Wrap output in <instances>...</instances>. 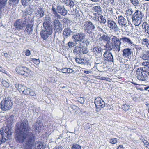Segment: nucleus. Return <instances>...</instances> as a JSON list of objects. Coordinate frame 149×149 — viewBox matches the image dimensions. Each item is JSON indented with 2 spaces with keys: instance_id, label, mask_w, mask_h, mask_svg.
<instances>
[{
  "instance_id": "nucleus-22",
  "label": "nucleus",
  "mask_w": 149,
  "mask_h": 149,
  "mask_svg": "<svg viewBox=\"0 0 149 149\" xmlns=\"http://www.w3.org/2000/svg\"><path fill=\"white\" fill-rule=\"evenodd\" d=\"M119 40L120 42L122 40L123 43L124 44H127L129 45H131V46H132V45H134L131 39L128 37H123L119 39Z\"/></svg>"
},
{
  "instance_id": "nucleus-36",
  "label": "nucleus",
  "mask_w": 149,
  "mask_h": 149,
  "mask_svg": "<svg viewBox=\"0 0 149 149\" xmlns=\"http://www.w3.org/2000/svg\"><path fill=\"white\" fill-rule=\"evenodd\" d=\"M135 48L136 50V54L137 55L140 53L141 51L142 50V48L141 47L138 45H135Z\"/></svg>"
},
{
  "instance_id": "nucleus-52",
  "label": "nucleus",
  "mask_w": 149,
  "mask_h": 149,
  "mask_svg": "<svg viewBox=\"0 0 149 149\" xmlns=\"http://www.w3.org/2000/svg\"><path fill=\"white\" fill-rule=\"evenodd\" d=\"M61 72L63 73H67V68H65L61 69Z\"/></svg>"
},
{
  "instance_id": "nucleus-5",
  "label": "nucleus",
  "mask_w": 149,
  "mask_h": 149,
  "mask_svg": "<svg viewBox=\"0 0 149 149\" xmlns=\"http://www.w3.org/2000/svg\"><path fill=\"white\" fill-rule=\"evenodd\" d=\"M43 25L45 29L41 31L40 35L41 37L45 40L52 34V30L49 22H44Z\"/></svg>"
},
{
  "instance_id": "nucleus-3",
  "label": "nucleus",
  "mask_w": 149,
  "mask_h": 149,
  "mask_svg": "<svg viewBox=\"0 0 149 149\" xmlns=\"http://www.w3.org/2000/svg\"><path fill=\"white\" fill-rule=\"evenodd\" d=\"M86 36L84 33H79L74 35L72 38L73 39L74 42L75 43L76 45L78 44L80 45V46L84 47L85 45L88 46L90 44V42L88 39H84Z\"/></svg>"
},
{
  "instance_id": "nucleus-45",
  "label": "nucleus",
  "mask_w": 149,
  "mask_h": 149,
  "mask_svg": "<svg viewBox=\"0 0 149 149\" xmlns=\"http://www.w3.org/2000/svg\"><path fill=\"white\" fill-rule=\"evenodd\" d=\"M31 0H21L22 3L24 6H26Z\"/></svg>"
},
{
  "instance_id": "nucleus-51",
  "label": "nucleus",
  "mask_w": 149,
  "mask_h": 149,
  "mask_svg": "<svg viewBox=\"0 0 149 149\" xmlns=\"http://www.w3.org/2000/svg\"><path fill=\"white\" fill-rule=\"evenodd\" d=\"M79 101L81 103L83 104L85 102L84 99L82 97H80L79 99Z\"/></svg>"
},
{
  "instance_id": "nucleus-13",
  "label": "nucleus",
  "mask_w": 149,
  "mask_h": 149,
  "mask_svg": "<svg viewBox=\"0 0 149 149\" xmlns=\"http://www.w3.org/2000/svg\"><path fill=\"white\" fill-rule=\"evenodd\" d=\"M17 73L22 75H24L26 77L30 75L31 70L23 66L17 67L16 69Z\"/></svg>"
},
{
  "instance_id": "nucleus-54",
  "label": "nucleus",
  "mask_w": 149,
  "mask_h": 149,
  "mask_svg": "<svg viewBox=\"0 0 149 149\" xmlns=\"http://www.w3.org/2000/svg\"><path fill=\"white\" fill-rule=\"evenodd\" d=\"M83 72L84 73L86 74H89V73H91V70H84L83 71Z\"/></svg>"
},
{
  "instance_id": "nucleus-44",
  "label": "nucleus",
  "mask_w": 149,
  "mask_h": 149,
  "mask_svg": "<svg viewBox=\"0 0 149 149\" xmlns=\"http://www.w3.org/2000/svg\"><path fill=\"white\" fill-rule=\"evenodd\" d=\"M31 90L30 88L26 87V88L25 89V90L24 91L23 94L25 95H29Z\"/></svg>"
},
{
  "instance_id": "nucleus-55",
  "label": "nucleus",
  "mask_w": 149,
  "mask_h": 149,
  "mask_svg": "<svg viewBox=\"0 0 149 149\" xmlns=\"http://www.w3.org/2000/svg\"><path fill=\"white\" fill-rule=\"evenodd\" d=\"M148 63H149V62H143L142 63V65L143 66H146L147 67Z\"/></svg>"
},
{
  "instance_id": "nucleus-23",
  "label": "nucleus",
  "mask_w": 149,
  "mask_h": 149,
  "mask_svg": "<svg viewBox=\"0 0 149 149\" xmlns=\"http://www.w3.org/2000/svg\"><path fill=\"white\" fill-rule=\"evenodd\" d=\"M34 126L35 130H38L39 132L43 127L42 123L39 121H38L36 123H35Z\"/></svg>"
},
{
  "instance_id": "nucleus-28",
  "label": "nucleus",
  "mask_w": 149,
  "mask_h": 149,
  "mask_svg": "<svg viewBox=\"0 0 149 149\" xmlns=\"http://www.w3.org/2000/svg\"><path fill=\"white\" fill-rule=\"evenodd\" d=\"M126 12L125 13L126 16L127 17L128 20L130 19V18H132L133 16L132 14L133 13V11L132 9H129L126 10Z\"/></svg>"
},
{
  "instance_id": "nucleus-56",
  "label": "nucleus",
  "mask_w": 149,
  "mask_h": 149,
  "mask_svg": "<svg viewBox=\"0 0 149 149\" xmlns=\"http://www.w3.org/2000/svg\"><path fill=\"white\" fill-rule=\"evenodd\" d=\"M73 70L72 69L70 68H67V73H72L73 72Z\"/></svg>"
},
{
  "instance_id": "nucleus-41",
  "label": "nucleus",
  "mask_w": 149,
  "mask_h": 149,
  "mask_svg": "<svg viewBox=\"0 0 149 149\" xmlns=\"http://www.w3.org/2000/svg\"><path fill=\"white\" fill-rule=\"evenodd\" d=\"M131 2L134 6H138L139 4V2L138 0H132Z\"/></svg>"
},
{
  "instance_id": "nucleus-53",
  "label": "nucleus",
  "mask_w": 149,
  "mask_h": 149,
  "mask_svg": "<svg viewBox=\"0 0 149 149\" xmlns=\"http://www.w3.org/2000/svg\"><path fill=\"white\" fill-rule=\"evenodd\" d=\"M31 54L30 51L29 50H26L25 52V55L29 56Z\"/></svg>"
},
{
  "instance_id": "nucleus-38",
  "label": "nucleus",
  "mask_w": 149,
  "mask_h": 149,
  "mask_svg": "<svg viewBox=\"0 0 149 149\" xmlns=\"http://www.w3.org/2000/svg\"><path fill=\"white\" fill-rule=\"evenodd\" d=\"M26 28H27L26 30V31L28 33L30 34L32 32V27H31V25L30 24H27V26H26Z\"/></svg>"
},
{
  "instance_id": "nucleus-37",
  "label": "nucleus",
  "mask_w": 149,
  "mask_h": 149,
  "mask_svg": "<svg viewBox=\"0 0 149 149\" xmlns=\"http://www.w3.org/2000/svg\"><path fill=\"white\" fill-rule=\"evenodd\" d=\"M76 62L79 64H84L85 63V60L81 58H78L75 59Z\"/></svg>"
},
{
  "instance_id": "nucleus-14",
  "label": "nucleus",
  "mask_w": 149,
  "mask_h": 149,
  "mask_svg": "<svg viewBox=\"0 0 149 149\" xmlns=\"http://www.w3.org/2000/svg\"><path fill=\"white\" fill-rule=\"evenodd\" d=\"M108 26L111 31L114 32L118 31L119 28L118 27L116 23L113 20H108L107 21Z\"/></svg>"
},
{
  "instance_id": "nucleus-26",
  "label": "nucleus",
  "mask_w": 149,
  "mask_h": 149,
  "mask_svg": "<svg viewBox=\"0 0 149 149\" xmlns=\"http://www.w3.org/2000/svg\"><path fill=\"white\" fill-rule=\"evenodd\" d=\"M93 11L97 14H100L102 12L101 7L99 5H94L92 7Z\"/></svg>"
},
{
  "instance_id": "nucleus-21",
  "label": "nucleus",
  "mask_w": 149,
  "mask_h": 149,
  "mask_svg": "<svg viewBox=\"0 0 149 149\" xmlns=\"http://www.w3.org/2000/svg\"><path fill=\"white\" fill-rule=\"evenodd\" d=\"M102 49L100 47L96 46L93 49V53L94 55L96 56H100L102 54Z\"/></svg>"
},
{
  "instance_id": "nucleus-64",
  "label": "nucleus",
  "mask_w": 149,
  "mask_h": 149,
  "mask_svg": "<svg viewBox=\"0 0 149 149\" xmlns=\"http://www.w3.org/2000/svg\"><path fill=\"white\" fill-rule=\"evenodd\" d=\"M146 105L148 107V108H149V104L148 103H146Z\"/></svg>"
},
{
  "instance_id": "nucleus-9",
  "label": "nucleus",
  "mask_w": 149,
  "mask_h": 149,
  "mask_svg": "<svg viewBox=\"0 0 149 149\" xmlns=\"http://www.w3.org/2000/svg\"><path fill=\"white\" fill-rule=\"evenodd\" d=\"M143 13L140 11L137 10L133 14L132 17L133 23L135 25H139L143 17Z\"/></svg>"
},
{
  "instance_id": "nucleus-25",
  "label": "nucleus",
  "mask_w": 149,
  "mask_h": 149,
  "mask_svg": "<svg viewBox=\"0 0 149 149\" xmlns=\"http://www.w3.org/2000/svg\"><path fill=\"white\" fill-rule=\"evenodd\" d=\"M33 11V6H30L24 12L23 15L25 16H27V15H31Z\"/></svg>"
},
{
  "instance_id": "nucleus-47",
  "label": "nucleus",
  "mask_w": 149,
  "mask_h": 149,
  "mask_svg": "<svg viewBox=\"0 0 149 149\" xmlns=\"http://www.w3.org/2000/svg\"><path fill=\"white\" fill-rule=\"evenodd\" d=\"M129 106L127 105L126 104L123 105L122 106V108L125 111L128 110L129 109Z\"/></svg>"
},
{
  "instance_id": "nucleus-48",
  "label": "nucleus",
  "mask_w": 149,
  "mask_h": 149,
  "mask_svg": "<svg viewBox=\"0 0 149 149\" xmlns=\"http://www.w3.org/2000/svg\"><path fill=\"white\" fill-rule=\"evenodd\" d=\"M74 43L73 42H69L68 43V45L70 48H71L74 46Z\"/></svg>"
},
{
  "instance_id": "nucleus-12",
  "label": "nucleus",
  "mask_w": 149,
  "mask_h": 149,
  "mask_svg": "<svg viewBox=\"0 0 149 149\" xmlns=\"http://www.w3.org/2000/svg\"><path fill=\"white\" fill-rule=\"evenodd\" d=\"M75 46H76L74 48L73 53L76 55L86 54L88 52L87 49L84 47L80 46L78 44L76 45L74 42Z\"/></svg>"
},
{
  "instance_id": "nucleus-17",
  "label": "nucleus",
  "mask_w": 149,
  "mask_h": 149,
  "mask_svg": "<svg viewBox=\"0 0 149 149\" xmlns=\"http://www.w3.org/2000/svg\"><path fill=\"white\" fill-rule=\"evenodd\" d=\"M56 10L58 13H59L62 16H65L67 13V11L63 6L60 4L58 5L56 7Z\"/></svg>"
},
{
  "instance_id": "nucleus-6",
  "label": "nucleus",
  "mask_w": 149,
  "mask_h": 149,
  "mask_svg": "<svg viewBox=\"0 0 149 149\" xmlns=\"http://www.w3.org/2000/svg\"><path fill=\"white\" fill-rule=\"evenodd\" d=\"M137 79L141 81H145L147 78L148 76L149 75V70L143 69V67L137 68L136 71Z\"/></svg>"
},
{
  "instance_id": "nucleus-8",
  "label": "nucleus",
  "mask_w": 149,
  "mask_h": 149,
  "mask_svg": "<svg viewBox=\"0 0 149 149\" xmlns=\"http://www.w3.org/2000/svg\"><path fill=\"white\" fill-rule=\"evenodd\" d=\"M1 109L3 111H8L11 109L13 103L11 100L8 98L3 100L1 102Z\"/></svg>"
},
{
  "instance_id": "nucleus-59",
  "label": "nucleus",
  "mask_w": 149,
  "mask_h": 149,
  "mask_svg": "<svg viewBox=\"0 0 149 149\" xmlns=\"http://www.w3.org/2000/svg\"><path fill=\"white\" fill-rule=\"evenodd\" d=\"M71 108H72L73 109V110H75V109H76L77 108H78V109H79V108L78 107H77V106H75V105H72V106H71Z\"/></svg>"
},
{
  "instance_id": "nucleus-15",
  "label": "nucleus",
  "mask_w": 149,
  "mask_h": 149,
  "mask_svg": "<svg viewBox=\"0 0 149 149\" xmlns=\"http://www.w3.org/2000/svg\"><path fill=\"white\" fill-rule=\"evenodd\" d=\"M54 18V20L52 23V25L55 29H58L59 30L62 29V24L61 23L59 19H61V17L60 16V18Z\"/></svg>"
},
{
  "instance_id": "nucleus-35",
  "label": "nucleus",
  "mask_w": 149,
  "mask_h": 149,
  "mask_svg": "<svg viewBox=\"0 0 149 149\" xmlns=\"http://www.w3.org/2000/svg\"><path fill=\"white\" fill-rule=\"evenodd\" d=\"M142 44L143 45L146 46L148 48L149 45V40L147 39H143L142 40Z\"/></svg>"
},
{
  "instance_id": "nucleus-42",
  "label": "nucleus",
  "mask_w": 149,
  "mask_h": 149,
  "mask_svg": "<svg viewBox=\"0 0 149 149\" xmlns=\"http://www.w3.org/2000/svg\"><path fill=\"white\" fill-rule=\"evenodd\" d=\"M2 84L3 86L6 88H8L9 86V84L7 82L6 80H3L2 82Z\"/></svg>"
},
{
  "instance_id": "nucleus-33",
  "label": "nucleus",
  "mask_w": 149,
  "mask_h": 149,
  "mask_svg": "<svg viewBox=\"0 0 149 149\" xmlns=\"http://www.w3.org/2000/svg\"><path fill=\"white\" fill-rule=\"evenodd\" d=\"M19 0H9V4L12 6H16Z\"/></svg>"
},
{
  "instance_id": "nucleus-16",
  "label": "nucleus",
  "mask_w": 149,
  "mask_h": 149,
  "mask_svg": "<svg viewBox=\"0 0 149 149\" xmlns=\"http://www.w3.org/2000/svg\"><path fill=\"white\" fill-rule=\"evenodd\" d=\"M35 9V14L37 15L38 18H42L45 15V11L42 8L36 6Z\"/></svg>"
},
{
  "instance_id": "nucleus-18",
  "label": "nucleus",
  "mask_w": 149,
  "mask_h": 149,
  "mask_svg": "<svg viewBox=\"0 0 149 149\" xmlns=\"http://www.w3.org/2000/svg\"><path fill=\"white\" fill-rule=\"evenodd\" d=\"M94 103L97 108L100 107L103 108L105 106V103L100 97H98L95 99Z\"/></svg>"
},
{
  "instance_id": "nucleus-24",
  "label": "nucleus",
  "mask_w": 149,
  "mask_h": 149,
  "mask_svg": "<svg viewBox=\"0 0 149 149\" xmlns=\"http://www.w3.org/2000/svg\"><path fill=\"white\" fill-rule=\"evenodd\" d=\"M72 33L71 29L68 28H65L63 31V35L64 39L67 38L69 37Z\"/></svg>"
},
{
  "instance_id": "nucleus-30",
  "label": "nucleus",
  "mask_w": 149,
  "mask_h": 149,
  "mask_svg": "<svg viewBox=\"0 0 149 149\" xmlns=\"http://www.w3.org/2000/svg\"><path fill=\"white\" fill-rule=\"evenodd\" d=\"M52 10L53 11V14L54 15L53 17L57 18H60V15L58 13L56 9L55 8L52 6Z\"/></svg>"
},
{
  "instance_id": "nucleus-58",
  "label": "nucleus",
  "mask_w": 149,
  "mask_h": 149,
  "mask_svg": "<svg viewBox=\"0 0 149 149\" xmlns=\"http://www.w3.org/2000/svg\"><path fill=\"white\" fill-rule=\"evenodd\" d=\"M117 149H124L122 145H119L118 146Z\"/></svg>"
},
{
  "instance_id": "nucleus-19",
  "label": "nucleus",
  "mask_w": 149,
  "mask_h": 149,
  "mask_svg": "<svg viewBox=\"0 0 149 149\" xmlns=\"http://www.w3.org/2000/svg\"><path fill=\"white\" fill-rule=\"evenodd\" d=\"M122 52V55L124 58H130L131 54L133 53L132 50L129 48H125Z\"/></svg>"
},
{
  "instance_id": "nucleus-40",
  "label": "nucleus",
  "mask_w": 149,
  "mask_h": 149,
  "mask_svg": "<svg viewBox=\"0 0 149 149\" xmlns=\"http://www.w3.org/2000/svg\"><path fill=\"white\" fill-rule=\"evenodd\" d=\"M147 54V51L146 52V53L143 54V55L141 58L143 60H148L149 56Z\"/></svg>"
},
{
  "instance_id": "nucleus-32",
  "label": "nucleus",
  "mask_w": 149,
  "mask_h": 149,
  "mask_svg": "<svg viewBox=\"0 0 149 149\" xmlns=\"http://www.w3.org/2000/svg\"><path fill=\"white\" fill-rule=\"evenodd\" d=\"M62 2L66 5H70V6H73L74 5L72 0H62Z\"/></svg>"
},
{
  "instance_id": "nucleus-27",
  "label": "nucleus",
  "mask_w": 149,
  "mask_h": 149,
  "mask_svg": "<svg viewBox=\"0 0 149 149\" xmlns=\"http://www.w3.org/2000/svg\"><path fill=\"white\" fill-rule=\"evenodd\" d=\"M15 87L17 88L19 91L22 93L24 91L25 89L26 88V87L23 86L21 84H16L15 85Z\"/></svg>"
},
{
  "instance_id": "nucleus-60",
  "label": "nucleus",
  "mask_w": 149,
  "mask_h": 149,
  "mask_svg": "<svg viewBox=\"0 0 149 149\" xmlns=\"http://www.w3.org/2000/svg\"><path fill=\"white\" fill-rule=\"evenodd\" d=\"M54 149H63V147L62 146H58L55 147Z\"/></svg>"
},
{
  "instance_id": "nucleus-57",
  "label": "nucleus",
  "mask_w": 149,
  "mask_h": 149,
  "mask_svg": "<svg viewBox=\"0 0 149 149\" xmlns=\"http://www.w3.org/2000/svg\"><path fill=\"white\" fill-rule=\"evenodd\" d=\"M29 95L32 96H34L35 95V93L34 92L31 90Z\"/></svg>"
},
{
  "instance_id": "nucleus-50",
  "label": "nucleus",
  "mask_w": 149,
  "mask_h": 149,
  "mask_svg": "<svg viewBox=\"0 0 149 149\" xmlns=\"http://www.w3.org/2000/svg\"><path fill=\"white\" fill-rule=\"evenodd\" d=\"M114 1L115 0H107L108 3L113 5L115 4L114 2Z\"/></svg>"
},
{
  "instance_id": "nucleus-49",
  "label": "nucleus",
  "mask_w": 149,
  "mask_h": 149,
  "mask_svg": "<svg viewBox=\"0 0 149 149\" xmlns=\"http://www.w3.org/2000/svg\"><path fill=\"white\" fill-rule=\"evenodd\" d=\"M14 117L13 115H11L10 117L8 119V121H9L10 120L11 123L13 122L14 120Z\"/></svg>"
},
{
  "instance_id": "nucleus-34",
  "label": "nucleus",
  "mask_w": 149,
  "mask_h": 149,
  "mask_svg": "<svg viewBox=\"0 0 149 149\" xmlns=\"http://www.w3.org/2000/svg\"><path fill=\"white\" fill-rule=\"evenodd\" d=\"M7 0H0V10L4 8L7 3Z\"/></svg>"
},
{
  "instance_id": "nucleus-61",
  "label": "nucleus",
  "mask_w": 149,
  "mask_h": 149,
  "mask_svg": "<svg viewBox=\"0 0 149 149\" xmlns=\"http://www.w3.org/2000/svg\"><path fill=\"white\" fill-rule=\"evenodd\" d=\"M108 10L109 11L110 13H112L113 12L112 9L111 8H109L108 9Z\"/></svg>"
},
{
  "instance_id": "nucleus-43",
  "label": "nucleus",
  "mask_w": 149,
  "mask_h": 149,
  "mask_svg": "<svg viewBox=\"0 0 149 149\" xmlns=\"http://www.w3.org/2000/svg\"><path fill=\"white\" fill-rule=\"evenodd\" d=\"M117 139L116 138L110 139L109 142L111 143L115 144L117 143Z\"/></svg>"
},
{
  "instance_id": "nucleus-31",
  "label": "nucleus",
  "mask_w": 149,
  "mask_h": 149,
  "mask_svg": "<svg viewBox=\"0 0 149 149\" xmlns=\"http://www.w3.org/2000/svg\"><path fill=\"white\" fill-rule=\"evenodd\" d=\"M97 20L99 22L101 23L105 24L106 22V20L105 18L103 16L101 15H99L97 17Z\"/></svg>"
},
{
  "instance_id": "nucleus-11",
  "label": "nucleus",
  "mask_w": 149,
  "mask_h": 149,
  "mask_svg": "<svg viewBox=\"0 0 149 149\" xmlns=\"http://www.w3.org/2000/svg\"><path fill=\"white\" fill-rule=\"evenodd\" d=\"M25 18L17 20L14 23V26L17 30L20 31L24 28L27 24Z\"/></svg>"
},
{
  "instance_id": "nucleus-39",
  "label": "nucleus",
  "mask_w": 149,
  "mask_h": 149,
  "mask_svg": "<svg viewBox=\"0 0 149 149\" xmlns=\"http://www.w3.org/2000/svg\"><path fill=\"white\" fill-rule=\"evenodd\" d=\"M81 146L76 143H74L72 145L71 149H81Z\"/></svg>"
},
{
  "instance_id": "nucleus-2",
  "label": "nucleus",
  "mask_w": 149,
  "mask_h": 149,
  "mask_svg": "<svg viewBox=\"0 0 149 149\" xmlns=\"http://www.w3.org/2000/svg\"><path fill=\"white\" fill-rule=\"evenodd\" d=\"M102 39L106 42L105 46L106 50L110 51L113 49L117 53L120 51L122 42L119 38L112 35L109 36L104 35L102 36Z\"/></svg>"
},
{
  "instance_id": "nucleus-63",
  "label": "nucleus",
  "mask_w": 149,
  "mask_h": 149,
  "mask_svg": "<svg viewBox=\"0 0 149 149\" xmlns=\"http://www.w3.org/2000/svg\"><path fill=\"white\" fill-rule=\"evenodd\" d=\"M0 71L2 72H3L5 71L2 69V68L0 67Z\"/></svg>"
},
{
  "instance_id": "nucleus-20",
  "label": "nucleus",
  "mask_w": 149,
  "mask_h": 149,
  "mask_svg": "<svg viewBox=\"0 0 149 149\" xmlns=\"http://www.w3.org/2000/svg\"><path fill=\"white\" fill-rule=\"evenodd\" d=\"M104 59L105 61L109 62H113V59L111 53L105 52L104 54Z\"/></svg>"
},
{
  "instance_id": "nucleus-29",
  "label": "nucleus",
  "mask_w": 149,
  "mask_h": 149,
  "mask_svg": "<svg viewBox=\"0 0 149 149\" xmlns=\"http://www.w3.org/2000/svg\"><path fill=\"white\" fill-rule=\"evenodd\" d=\"M142 28L145 29V32L149 34V26L147 22H145L143 23Z\"/></svg>"
},
{
  "instance_id": "nucleus-62",
  "label": "nucleus",
  "mask_w": 149,
  "mask_h": 149,
  "mask_svg": "<svg viewBox=\"0 0 149 149\" xmlns=\"http://www.w3.org/2000/svg\"><path fill=\"white\" fill-rule=\"evenodd\" d=\"M144 89L145 90H147L149 92V86H148L146 87H145L144 88Z\"/></svg>"
},
{
  "instance_id": "nucleus-7",
  "label": "nucleus",
  "mask_w": 149,
  "mask_h": 149,
  "mask_svg": "<svg viewBox=\"0 0 149 149\" xmlns=\"http://www.w3.org/2000/svg\"><path fill=\"white\" fill-rule=\"evenodd\" d=\"M82 28L85 33L91 34L95 30V26L91 22L86 21L84 23Z\"/></svg>"
},
{
  "instance_id": "nucleus-1",
  "label": "nucleus",
  "mask_w": 149,
  "mask_h": 149,
  "mask_svg": "<svg viewBox=\"0 0 149 149\" xmlns=\"http://www.w3.org/2000/svg\"><path fill=\"white\" fill-rule=\"evenodd\" d=\"M16 128L19 131L16 139L17 142L24 143L26 147H29L26 149H43V143L39 141H37L34 145L36 139L35 135L32 132H29L30 127L26 119H24L21 122L17 124Z\"/></svg>"
},
{
  "instance_id": "nucleus-4",
  "label": "nucleus",
  "mask_w": 149,
  "mask_h": 149,
  "mask_svg": "<svg viewBox=\"0 0 149 149\" xmlns=\"http://www.w3.org/2000/svg\"><path fill=\"white\" fill-rule=\"evenodd\" d=\"M13 130L8 127L2 128L0 130V141L2 142H5L6 140L11 136Z\"/></svg>"
},
{
  "instance_id": "nucleus-46",
  "label": "nucleus",
  "mask_w": 149,
  "mask_h": 149,
  "mask_svg": "<svg viewBox=\"0 0 149 149\" xmlns=\"http://www.w3.org/2000/svg\"><path fill=\"white\" fill-rule=\"evenodd\" d=\"M34 63L37 65L39 64L40 63V61L39 59H33L32 60Z\"/></svg>"
},
{
  "instance_id": "nucleus-10",
  "label": "nucleus",
  "mask_w": 149,
  "mask_h": 149,
  "mask_svg": "<svg viewBox=\"0 0 149 149\" xmlns=\"http://www.w3.org/2000/svg\"><path fill=\"white\" fill-rule=\"evenodd\" d=\"M118 21L122 31H127L128 30L127 25V21L124 17L122 15L118 16Z\"/></svg>"
}]
</instances>
